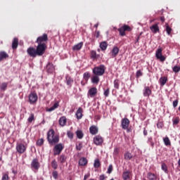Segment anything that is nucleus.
Listing matches in <instances>:
<instances>
[{
	"label": "nucleus",
	"mask_w": 180,
	"mask_h": 180,
	"mask_svg": "<svg viewBox=\"0 0 180 180\" xmlns=\"http://www.w3.org/2000/svg\"><path fill=\"white\" fill-rule=\"evenodd\" d=\"M76 148L77 150L80 151V150L82 148V143H79L78 145H77Z\"/></svg>",
	"instance_id": "52"
},
{
	"label": "nucleus",
	"mask_w": 180,
	"mask_h": 180,
	"mask_svg": "<svg viewBox=\"0 0 180 180\" xmlns=\"http://www.w3.org/2000/svg\"><path fill=\"white\" fill-rule=\"evenodd\" d=\"M91 82L93 84H98L99 82V76L94 75L91 78Z\"/></svg>",
	"instance_id": "25"
},
{
	"label": "nucleus",
	"mask_w": 180,
	"mask_h": 180,
	"mask_svg": "<svg viewBox=\"0 0 180 180\" xmlns=\"http://www.w3.org/2000/svg\"><path fill=\"white\" fill-rule=\"evenodd\" d=\"M67 123V118L65 117H61L59 119V124L60 126L64 127Z\"/></svg>",
	"instance_id": "22"
},
{
	"label": "nucleus",
	"mask_w": 180,
	"mask_h": 180,
	"mask_svg": "<svg viewBox=\"0 0 180 180\" xmlns=\"http://www.w3.org/2000/svg\"><path fill=\"white\" fill-rule=\"evenodd\" d=\"M110 180H115V179H111Z\"/></svg>",
	"instance_id": "64"
},
{
	"label": "nucleus",
	"mask_w": 180,
	"mask_h": 180,
	"mask_svg": "<svg viewBox=\"0 0 180 180\" xmlns=\"http://www.w3.org/2000/svg\"><path fill=\"white\" fill-rule=\"evenodd\" d=\"M29 101L31 105L37 102V94L36 93H31L29 96Z\"/></svg>",
	"instance_id": "11"
},
{
	"label": "nucleus",
	"mask_w": 180,
	"mask_h": 180,
	"mask_svg": "<svg viewBox=\"0 0 180 180\" xmlns=\"http://www.w3.org/2000/svg\"><path fill=\"white\" fill-rule=\"evenodd\" d=\"M96 94H98V90L95 87H93L89 90V95L90 98H94V96H96Z\"/></svg>",
	"instance_id": "13"
},
{
	"label": "nucleus",
	"mask_w": 180,
	"mask_h": 180,
	"mask_svg": "<svg viewBox=\"0 0 180 180\" xmlns=\"http://www.w3.org/2000/svg\"><path fill=\"white\" fill-rule=\"evenodd\" d=\"M166 32H167V34L169 35V34H171V32H172V29L169 26L167 25L166 26Z\"/></svg>",
	"instance_id": "43"
},
{
	"label": "nucleus",
	"mask_w": 180,
	"mask_h": 180,
	"mask_svg": "<svg viewBox=\"0 0 180 180\" xmlns=\"http://www.w3.org/2000/svg\"><path fill=\"white\" fill-rule=\"evenodd\" d=\"M174 72H179L180 71V66L176 65L173 68Z\"/></svg>",
	"instance_id": "45"
},
{
	"label": "nucleus",
	"mask_w": 180,
	"mask_h": 180,
	"mask_svg": "<svg viewBox=\"0 0 180 180\" xmlns=\"http://www.w3.org/2000/svg\"><path fill=\"white\" fill-rule=\"evenodd\" d=\"M173 106L174 108H176L178 106V100L173 101Z\"/></svg>",
	"instance_id": "55"
},
{
	"label": "nucleus",
	"mask_w": 180,
	"mask_h": 180,
	"mask_svg": "<svg viewBox=\"0 0 180 180\" xmlns=\"http://www.w3.org/2000/svg\"><path fill=\"white\" fill-rule=\"evenodd\" d=\"M44 143V140L43 139H39L37 141V146H43V143Z\"/></svg>",
	"instance_id": "44"
},
{
	"label": "nucleus",
	"mask_w": 180,
	"mask_h": 180,
	"mask_svg": "<svg viewBox=\"0 0 180 180\" xmlns=\"http://www.w3.org/2000/svg\"><path fill=\"white\" fill-rule=\"evenodd\" d=\"M16 150L19 154H23L26 151V146L23 143H18L16 146Z\"/></svg>",
	"instance_id": "9"
},
{
	"label": "nucleus",
	"mask_w": 180,
	"mask_h": 180,
	"mask_svg": "<svg viewBox=\"0 0 180 180\" xmlns=\"http://www.w3.org/2000/svg\"><path fill=\"white\" fill-rule=\"evenodd\" d=\"M55 133L54 129H51L47 134L48 141L51 146H54L60 141V138H58V136L57 135L55 136Z\"/></svg>",
	"instance_id": "1"
},
{
	"label": "nucleus",
	"mask_w": 180,
	"mask_h": 180,
	"mask_svg": "<svg viewBox=\"0 0 180 180\" xmlns=\"http://www.w3.org/2000/svg\"><path fill=\"white\" fill-rule=\"evenodd\" d=\"M91 58H96V51H91Z\"/></svg>",
	"instance_id": "49"
},
{
	"label": "nucleus",
	"mask_w": 180,
	"mask_h": 180,
	"mask_svg": "<svg viewBox=\"0 0 180 180\" xmlns=\"http://www.w3.org/2000/svg\"><path fill=\"white\" fill-rule=\"evenodd\" d=\"M27 54H29L30 56V57H37V49H34V47H30L27 49Z\"/></svg>",
	"instance_id": "8"
},
{
	"label": "nucleus",
	"mask_w": 180,
	"mask_h": 180,
	"mask_svg": "<svg viewBox=\"0 0 180 180\" xmlns=\"http://www.w3.org/2000/svg\"><path fill=\"white\" fill-rule=\"evenodd\" d=\"M63 149L64 146L61 143L56 145L53 149L54 155H60Z\"/></svg>",
	"instance_id": "5"
},
{
	"label": "nucleus",
	"mask_w": 180,
	"mask_h": 180,
	"mask_svg": "<svg viewBox=\"0 0 180 180\" xmlns=\"http://www.w3.org/2000/svg\"><path fill=\"white\" fill-rule=\"evenodd\" d=\"M0 88H1V91H5L6 89V88H8V83H2L0 85Z\"/></svg>",
	"instance_id": "38"
},
{
	"label": "nucleus",
	"mask_w": 180,
	"mask_h": 180,
	"mask_svg": "<svg viewBox=\"0 0 180 180\" xmlns=\"http://www.w3.org/2000/svg\"><path fill=\"white\" fill-rule=\"evenodd\" d=\"M178 123H179V120H178L177 118L174 120V121H173L174 124H178Z\"/></svg>",
	"instance_id": "57"
},
{
	"label": "nucleus",
	"mask_w": 180,
	"mask_h": 180,
	"mask_svg": "<svg viewBox=\"0 0 180 180\" xmlns=\"http://www.w3.org/2000/svg\"><path fill=\"white\" fill-rule=\"evenodd\" d=\"M131 158H133V155H131V153L127 152L124 154L125 160H131Z\"/></svg>",
	"instance_id": "31"
},
{
	"label": "nucleus",
	"mask_w": 180,
	"mask_h": 180,
	"mask_svg": "<svg viewBox=\"0 0 180 180\" xmlns=\"http://www.w3.org/2000/svg\"><path fill=\"white\" fill-rule=\"evenodd\" d=\"M66 160H67V158L64 155H61L59 158V161L61 164H64V162H65Z\"/></svg>",
	"instance_id": "35"
},
{
	"label": "nucleus",
	"mask_w": 180,
	"mask_h": 180,
	"mask_svg": "<svg viewBox=\"0 0 180 180\" xmlns=\"http://www.w3.org/2000/svg\"><path fill=\"white\" fill-rule=\"evenodd\" d=\"M53 178H55V179H57V178L58 176V174L57 173V172H53Z\"/></svg>",
	"instance_id": "54"
},
{
	"label": "nucleus",
	"mask_w": 180,
	"mask_h": 180,
	"mask_svg": "<svg viewBox=\"0 0 180 180\" xmlns=\"http://www.w3.org/2000/svg\"><path fill=\"white\" fill-rule=\"evenodd\" d=\"M114 86L116 88V89H119V80L115 79L114 81Z\"/></svg>",
	"instance_id": "46"
},
{
	"label": "nucleus",
	"mask_w": 180,
	"mask_h": 180,
	"mask_svg": "<svg viewBox=\"0 0 180 180\" xmlns=\"http://www.w3.org/2000/svg\"><path fill=\"white\" fill-rule=\"evenodd\" d=\"M76 136H77V139L81 140V139H82L84 137V132H82V130H77L76 131Z\"/></svg>",
	"instance_id": "27"
},
{
	"label": "nucleus",
	"mask_w": 180,
	"mask_h": 180,
	"mask_svg": "<svg viewBox=\"0 0 180 180\" xmlns=\"http://www.w3.org/2000/svg\"><path fill=\"white\" fill-rule=\"evenodd\" d=\"M162 169L165 172H168V167H167V165H165V163H162Z\"/></svg>",
	"instance_id": "41"
},
{
	"label": "nucleus",
	"mask_w": 180,
	"mask_h": 180,
	"mask_svg": "<svg viewBox=\"0 0 180 180\" xmlns=\"http://www.w3.org/2000/svg\"><path fill=\"white\" fill-rule=\"evenodd\" d=\"M1 180H9V176H8L6 174H4Z\"/></svg>",
	"instance_id": "51"
},
{
	"label": "nucleus",
	"mask_w": 180,
	"mask_h": 180,
	"mask_svg": "<svg viewBox=\"0 0 180 180\" xmlns=\"http://www.w3.org/2000/svg\"><path fill=\"white\" fill-rule=\"evenodd\" d=\"M99 179L100 180H105V175H101L100 177H99Z\"/></svg>",
	"instance_id": "58"
},
{
	"label": "nucleus",
	"mask_w": 180,
	"mask_h": 180,
	"mask_svg": "<svg viewBox=\"0 0 180 180\" xmlns=\"http://www.w3.org/2000/svg\"><path fill=\"white\" fill-rule=\"evenodd\" d=\"M48 41L49 36L47 34H44L42 36H40L37 39L36 43H37V44H46Z\"/></svg>",
	"instance_id": "4"
},
{
	"label": "nucleus",
	"mask_w": 180,
	"mask_h": 180,
	"mask_svg": "<svg viewBox=\"0 0 180 180\" xmlns=\"http://www.w3.org/2000/svg\"><path fill=\"white\" fill-rule=\"evenodd\" d=\"M88 178H89V174L84 175V180L88 179Z\"/></svg>",
	"instance_id": "59"
},
{
	"label": "nucleus",
	"mask_w": 180,
	"mask_h": 180,
	"mask_svg": "<svg viewBox=\"0 0 180 180\" xmlns=\"http://www.w3.org/2000/svg\"><path fill=\"white\" fill-rule=\"evenodd\" d=\"M111 53H112V57H116V56H117V54H119V48H117V46H115L112 49Z\"/></svg>",
	"instance_id": "23"
},
{
	"label": "nucleus",
	"mask_w": 180,
	"mask_h": 180,
	"mask_svg": "<svg viewBox=\"0 0 180 180\" xmlns=\"http://www.w3.org/2000/svg\"><path fill=\"white\" fill-rule=\"evenodd\" d=\"M151 146H152V147H154V143H151Z\"/></svg>",
	"instance_id": "63"
},
{
	"label": "nucleus",
	"mask_w": 180,
	"mask_h": 180,
	"mask_svg": "<svg viewBox=\"0 0 180 180\" xmlns=\"http://www.w3.org/2000/svg\"><path fill=\"white\" fill-rule=\"evenodd\" d=\"M139 39H140V37H138L136 39V42H139Z\"/></svg>",
	"instance_id": "62"
},
{
	"label": "nucleus",
	"mask_w": 180,
	"mask_h": 180,
	"mask_svg": "<svg viewBox=\"0 0 180 180\" xmlns=\"http://www.w3.org/2000/svg\"><path fill=\"white\" fill-rule=\"evenodd\" d=\"M160 20H161V22H165V18L164 17H161L160 18Z\"/></svg>",
	"instance_id": "60"
},
{
	"label": "nucleus",
	"mask_w": 180,
	"mask_h": 180,
	"mask_svg": "<svg viewBox=\"0 0 180 180\" xmlns=\"http://www.w3.org/2000/svg\"><path fill=\"white\" fill-rule=\"evenodd\" d=\"M113 171V166L112 165H110L108 169V174H112V172Z\"/></svg>",
	"instance_id": "48"
},
{
	"label": "nucleus",
	"mask_w": 180,
	"mask_h": 180,
	"mask_svg": "<svg viewBox=\"0 0 180 180\" xmlns=\"http://www.w3.org/2000/svg\"><path fill=\"white\" fill-rule=\"evenodd\" d=\"M150 29L153 33H158V32H160V27H158V24H155L150 26Z\"/></svg>",
	"instance_id": "15"
},
{
	"label": "nucleus",
	"mask_w": 180,
	"mask_h": 180,
	"mask_svg": "<svg viewBox=\"0 0 180 180\" xmlns=\"http://www.w3.org/2000/svg\"><path fill=\"white\" fill-rule=\"evenodd\" d=\"M143 75V73L141 72V70H138L136 72V78H140Z\"/></svg>",
	"instance_id": "50"
},
{
	"label": "nucleus",
	"mask_w": 180,
	"mask_h": 180,
	"mask_svg": "<svg viewBox=\"0 0 180 180\" xmlns=\"http://www.w3.org/2000/svg\"><path fill=\"white\" fill-rule=\"evenodd\" d=\"M46 71L51 74V72H54V65L51 63H48L46 65Z\"/></svg>",
	"instance_id": "18"
},
{
	"label": "nucleus",
	"mask_w": 180,
	"mask_h": 180,
	"mask_svg": "<svg viewBox=\"0 0 180 180\" xmlns=\"http://www.w3.org/2000/svg\"><path fill=\"white\" fill-rule=\"evenodd\" d=\"M94 168H99L101 167V162H99L98 159H96L94 162Z\"/></svg>",
	"instance_id": "37"
},
{
	"label": "nucleus",
	"mask_w": 180,
	"mask_h": 180,
	"mask_svg": "<svg viewBox=\"0 0 180 180\" xmlns=\"http://www.w3.org/2000/svg\"><path fill=\"white\" fill-rule=\"evenodd\" d=\"M94 143L96 146H102L103 143V138L102 136L97 135L94 138Z\"/></svg>",
	"instance_id": "10"
},
{
	"label": "nucleus",
	"mask_w": 180,
	"mask_h": 180,
	"mask_svg": "<svg viewBox=\"0 0 180 180\" xmlns=\"http://www.w3.org/2000/svg\"><path fill=\"white\" fill-rule=\"evenodd\" d=\"M123 179L127 180L130 178V173L129 172H125L123 173Z\"/></svg>",
	"instance_id": "33"
},
{
	"label": "nucleus",
	"mask_w": 180,
	"mask_h": 180,
	"mask_svg": "<svg viewBox=\"0 0 180 180\" xmlns=\"http://www.w3.org/2000/svg\"><path fill=\"white\" fill-rule=\"evenodd\" d=\"M84 112V110H82V108H78V110L76 112L77 119H78V120L82 119V112Z\"/></svg>",
	"instance_id": "19"
},
{
	"label": "nucleus",
	"mask_w": 180,
	"mask_h": 180,
	"mask_svg": "<svg viewBox=\"0 0 180 180\" xmlns=\"http://www.w3.org/2000/svg\"><path fill=\"white\" fill-rule=\"evenodd\" d=\"M98 26H99V24L98 23H97V24H96V25H94V27H98Z\"/></svg>",
	"instance_id": "61"
},
{
	"label": "nucleus",
	"mask_w": 180,
	"mask_h": 180,
	"mask_svg": "<svg viewBox=\"0 0 180 180\" xmlns=\"http://www.w3.org/2000/svg\"><path fill=\"white\" fill-rule=\"evenodd\" d=\"M122 28H124V30L125 32H126V30H127V32L131 31V28L129 25H124V26L122 27Z\"/></svg>",
	"instance_id": "47"
},
{
	"label": "nucleus",
	"mask_w": 180,
	"mask_h": 180,
	"mask_svg": "<svg viewBox=\"0 0 180 180\" xmlns=\"http://www.w3.org/2000/svg\"><path fill=\"white\" fill-rule=\"evenodd\" d=\"M156 58L160 61H165V58L162 56V49L159 48L155 53Z\"/></svg>",
	"instance_id": "7"
},
{
	"label": "nucleus",
	"mask_w": 180,
	"mask_h": 180,
	"mask_svg": "<svg viewBox=\"0 0 180 180\" xmlns=\"http://www.w3.org/2000/svg\"><path fill=\"white\" fill-rule=\"evenodd\" d=\"M72 82H74V80H72V79H71V77H66V84H67V85H71V84H72Z\"/></svg>",
	"instance_id": "36"
},
{
	"label": "nucleus",
	"mask_w": 180,
	"mask_h": 180,
	"mask_svg": "<svg viewBox=\"0 0 180 180\" xmlns=\"http://www.w3.org/2000/svg\"><path fill=\"white\" fill-rule=\"evenodd\" d=\"M82 46H84V43L79 42L73 46L72 50L74 51H78L82 49Z\"/></svg>",
	"instance_id": "17"
},
{
	"label": "nucleus",
	"mask_w": 180,
	"mask_h": 180,
	"mask_svg": "<svg viewBox=\"0 0 180 180\" xmlns=\"http://www.w3.org/2000/svg\"><path fill=\"white\" fill-rule=\"evenodd\" d=\"M167 81H168V79L165 77H161L160 79V85L162 86H164L165 84H167Z\"/></svg>",
	"instance_id": "29"
},
{
	"label": "nucleus",
	"mask_w": 180,
	"mask_h": 180,
	"mask_svg": "<svg viewBox=\"0 0 180 180\" xmlns=\"http://www.w3.org/2000/svg\"><path fill=\"white\" fill-rule=\"evenodd\" d=\"M104 95H105V96H109V89H107L104 91Z\"/></svg>",
	"instance_id": "56"
},
{
	"label": "nucleus",
	"mask_w": 180,
	"mask_h": 180,
	"mask_svg": "<svg viewBox=\"0 0 180 180\" xmlns=\"http://www.w3.org/2000/svg\"><path fill=\"white\" fill-rule=\"evenodd\" d=\"M67 136L69 137V139H74V133L71 132V131H68Z\"/></svg>",
	"instance_id": "40"
},
{
	"label": "nucleus",
	"mask_w": 180,
	"mask_h": 180,
	"mask_svg": "<svg viewBox=\"0 0 180 180\" xmlns=\"http://www.w3.org/2000/svg\"><path fill=\"white\" fill-rule=\"evenodd\" d=\"M58 103H55L52 107H51L49 110L48 112H53V110H56L57 108H58Z\"/></svg>",
	"instance_id": "30"
},
{
	"label": "nucleus",
	"mask_w": 180,
	"mask_h": 180,
	"mask_svg": "<svg viewBox=\"0 0 180 180\" xmlns=\"http://www.w3.org/2000/svg\"><path fill=\"white\" fill-rule=\"evenodd\" d=\"M163 141L166 146H171V141H169V138L168 137L164 138Z\"/></svg>",
	"instance_id": "32"
},
{
	"label": "nucleus",
	"mask_w": 180,
	"mask_h": 180,
	"mask_svg": "<svg viewBox=\"0 0 180 180\" xmlns=\"http://www.w3.org/2000/svg\"><path fill=\"white\" fill-rule=\"evenodd\" d=\"M51 166L53 169H57L58 165H57V162L56 160H53L51 162Z\"/></svg>",
	"instance_id": "39"
},
{
	"label": "nucleus",
	"mask_w": 180,
	"mask_h": 180,
	"mask_svg": "<svg viewBox=\"0 0 180 180\" xmlns=\"http://www.w3.org/2000/svg\"><path fill=\"white\" fill-rule=\"evenodd\" d=\"M150 95H151V89H150V87L146 86L143 91V96H147L148 98Z\"/></svg>",
	"instance_id": "20"
},
{
	"label": "nucleus",
	"mask_w": 180,
	"mask_h": 180,
	"mask_svg": "<svg viewBox=\"0 0 180 180\" xmlns=\"http://www.w3.org/2000/svg\"><path fill=\"white\" fill-rule=\"evenodd\" d=\"M105 65H101L100 66L95 67L93 69V72L94 75H98L99 77H102V75L105 74Z\"/></svg>",
	"instance_id": "2"
},
{
	"label": "nucleus",
	"mask_w": 180,
	"mask_h": 180,
	"mask_svg": "<svg viewBox=\"0 0 180 180\" xmlns=\"http://www.w3.org/2000/svg\"><path fill=\"white\" fill-rule=\"evenodd\" d=\"M18 45H19V40L18 39V38H14L12 42V49H13V50L18 49Z\"/></svg>",
	"instance_id": "21"
},
{
	"label": "nucleus",
	"mask_w": 180,
	"mask_h": 180,
	"mask_svg": "<svg viewBox=\"0 0 180 180\" xmlns=\"http://www.w3.org/2000/svg\"><path fill=\"white\" fill-rule=\"evenodd\" d=\"M79 164L82 166L84 167V165H86L88 164V160L85 158H82L79 160Z\"/></svg>",
	"instance_id": "24"
},
{
	"label": "nucleus",
	"mask_w": 180,
	"mask_h": 180,
	"mask_svg": "<svg viewBox=\"0 0 180 180\" xmlns=\"http://www.w3.org/2000/svg\"><path fill=\"white\" fill-rule=\"evenodd\" d=\"M89 73H88V72H85L84 74V79H88L89 78Z\"/></svg>",
	"instance_id": "53"
},
{
	"label": "nucleus",
	"mask_w": 180,
	"mask_h": 180,
	"mask_svg": "<svg viewBox=\"0 0 180 180\" xmlns=\"http://www.w3.org/2000/svg\"><path fill=\"white\" fill-rule=\"evenodd\" d=\"M9 58V55H8V53H6V52H5V51L0 52V63L3 60H6V58Z\"/></svg>",
	"instance_id": "16"
},
{
	"label": "nucleus",
	"mask_w": 180,
	"mask_h": 180,
	"mask_svg": "<svg viewBox=\"0 0 180 180\" xmlns=\"http://www.w3.org/2000/svg\"><path fill=\"white\" fill-rule=\"evenodd\" d=\"M147 177L150 180H157V176L151 172L148 173Z\"/></svg>",
	"instance_id": "26"
},
{
	"label": "nucleus",
	"mask_w": 180,
	"mask_h": 180,
	"mask_svg": "<svg viewBox=\"0 0 180 180\" xmlns=\"http://www.w3.org/2000/svg\"><path fill=\"white\" fill-rule=\"evenodd\" d=\"M27 120L29 123H32L34 120V114H31Z\"/></svg>",
	"instance_id": "42"
},
{
	"label": "nucleus",
	"mask_w": 180,
	"mask_h": 180,
	"mask_svg": "<svg viewBox=\"0 0 180 180\" xmlns=\"http://www.w3.org/2000/svg\"><path fill=\"white\" fill-rule=\"evenodd\" d=\"M89 131L91 134H93V135L98 134V127L95 125H92L91 127H90Z\"/></svg>",
	"instance_id": "14"
},
{
	"label": "nucleus",
	"mask_w": 180,
	"mask_h": 180,
	"mask_svg": "<svg viewBox=\"0 0 180 180\" xmlns=\"http://www.w3.org/2000/svg\"><path fill=\"white\" fill-rule=\"evenodd\" d=\"M46 49H47V45L46 44H38L36 49L37 56H43V54L46 53Z\"/></svg>",
	"instance_id": "3"
},
{
	"label": "nucleus",
	"mask_w": 180,
	"mask_h": 180,
	"mask_svg": "<svg viewBox=\"0 0 180 180\" xmlns=\"http://www.w3.org/2000/svg\"><path fill=\"white\" fill-rule=\"evenodd\" d=\"M118 32H120V36H126V31L124 30V28L123 27L118 29Z\"/></svg>",
	"instance_id": "34"
},
{
	"label": "nucleus",
	"mask_w": 180,
	"mask_h": 180,
	"mask_svg": "<svg viewBox=\"0 0 180 180\" xmlns=\"http://www.w3.org/2000/svg\"><path fill=\"white\" fill-rule=\"evenodd\" d=\"M130 124V120L127 118H124L122 120L121 126L124 130L129 129V125Z\"/></svg>",
	"instance_id": "12"
},
{
	"label": "nucleus",
	"mask_w": 180,
	"mask_h": 180,
	"mask_svg": "<svg viewBox=\"0 0 180 180\" xmlns=\"http://www.w3.org/2000/svg\"><path fill=\"white\" fill-rule=\"evenodd\" d=\"M31 168L35 171L39 170V168H40V162H39V160L36 158L32 160L31 162Z\"/></svg>",
	"instance_id": "6"
},
{
	"label": "nucleus",
	"mask_w": 180,
	"mask_h": 180,
	"mask_svg": "<svg viewBox=\"0 0 180 180\" xmlns=\"http://www.w3.org/2000/svg\"><path fill=\"white\" fill-rule=\"evenodd\" d=\"M100 49L103 51L106 50V49H108V43H106V41L101 42L100 44Z\"/></svg>",
	"instance_id": "28"
}]
</instances>
